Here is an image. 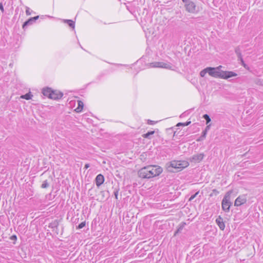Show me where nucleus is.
I'll return each mask as SVG.
<instances>
[{
	"label": "nucleus",
	"instance_id": "nucleus-1",
	"mask_svg": "<svg viewBox=\"0 0 263 263\" xmlns=\"http://www.w3.org/2000/svg\"><path fill=\"white\" fill-rule=\"evenodd\" d=\"M162 168L158 165H148L141 168L138 172V176L142 179H150L159 175Z\"/></svg>",
	"mask_w": 263,
	"mask_h": 263
},
{
	"label": "nucleus",
	"instance_id": "nucleus-2",
	"mask_svg": "<svg viewBox=\"0 0 263 263\" xmlns=\"http://www.w3.org/2000/svg\"><path fill=\"white\" fill-rule=\"evenodd\" d=\"M221 66L217 67H208V74L214 78H219L224 79L236 77L237 74L233 71H220Z\"/></svg>",
	"mask_w": 263,
	"mask_h": 263
},
{
	"label": "nucleus",
	"instance_id": "nucleus-3",
	"mask_svg": "<svg viewBox=\"0 0 263 263\" xmlns=\"http://www.w3.org/2000/svg\"><path fill=\"white\" fill-rule=\"evenodd\" d=\"M189 163L186 161H172L167 164V170L170 172H174V170L176 171H179L186 167L189 165Z\"/></svg>",
	"mask_w": 263,
	"mask_h": 263
},
{
	"label": "nucleus",
	"instance_id": "nucleus-4",
	"mask_svg": "<svg viewBox=\"0 0 263 263\" xmlns=\"http://www.w3.org/2000/svg\"><path fill=\"white\" fill-rule=\"evenodd\" d=\"M42 93L45 96L53 100H58L63 97V93L57 90H52L50 88H43Z\"/></svg>",
	"mask_w": 263,
	"mask_h": 263
},
{
	"label": "nucleus",
	"instance_id": "nucleus-5",
	"mask_svg": "<svg viewBox=\"0 0 263 263\" xmlns=\"http://www.w3.org/2000/svg\"><path fill=\"white\" fill-rule=\"evenodd\" d=\"M233 193L232 190L228 191L225 195L222 201V209L226 212H228L230 210V208L232 205V202L230 201L231 195Z\"/></svg>",
	"mask_w": 263,
	"mask_h": 263
},
{
	"label": "nucleus",
	"instance_id": "nucleus-6",
	"mask_svg": "<svg viewBox=\"0 0 263 263\" xmlns=\"http://www.w3.org/2000/svg\"><path fill=\"white\" fill-rule=\"evenodd\" d=\"M182 1L184 3L185 9L187 12L192 13H195L198 12V8L194 2L191 0Z\"/></svg>",
	"mask_w": 263,
	"mask_h": 263
},
{
	"label": "nucleus",
	"instance_id": "nucleus-7",
	"mask_svg": "<svg viewBox=\"0 0 263 263\" xmlns=\"http://www.w3.org/2000/svg\"><path fill=\"white\" fill-rule=\"evenodd\" d=\"M247 202V198L246 195H242L238 196L235 200L234 205L236 206H240Z\"/></svg>",
	"mask_w": 263,
	"mask_h": 263
},
{
	"label": "nucleus",
	"instance_id": "nucleus-8",
	"mask_svg": "<svg viewBox=\"0 0 263 263\" xmlns=\"http://www.w3.org/2000/svg\"><path fill=\"white\" fill-rule=\"evenodd\" d=\"M204 155L203 153L194 155L190 158V161L194 163H199L203 159Z\"/></svg>",
	"mask_w": 263,
	"mask_h": 263
},
{
	"label": "nucleus",
	"instance_id": "nucleus-9",
	"mask_svg": "<svg viewBox=\"0 0 263 263\" xmlns=\"http://www.w3.org/2000/svg\"><path fill=\"white\" fill-rule=\"evenodd\" d=\"M39 16H36L30 18L27 21L25 22L23 25V28L25 29V28L29 25H32L33 22H34L36 20L39 18Z\"/></svg>",
	"mask_w": 263,
	"mask_h": 263
},
{
	"label": "nucleus",
	"instance_id": "nucleus-10",
	"mask_svg": "<svg viewBox=\"0 0 263 263\" xmlns=\"http://www.w3.org/2000/svg\"><path fill=\"white\" fill-rule=\"evenodd\" d=\"M96 184L98 187L102 184L104 181V177L102 174L98 175L95 179Z\"/></svg>",
	"mask_w": 263,
	"mask_h": 263
},
{
	"label": "nucleus",
	"instance_id": "nucleus-11",
	"mask_svg": "<svg viewBox=\"0 0 263 263\" xmlns=\"http://www.w3.org/2000/svg\"><path fill=\"white\" fill-rule=\"evenodd\" d=\"M216 222L221 230H223L224 229L225 224L223 221L222 218L220 216H219V217L216 219Z\"/></svg>",
	"mask_w": 263,
	"mask_h": 263
},
{
	"label": "nucleus",
	"instance_id": "nucleus-12",
	"mask_svg": "<svg viewBox=\"0 0 263 263\" xmlns=\"http://www.w3.org/2000/svg\"><path fill=\"white\" fill-rule=\"evenodd\" d=\"M78 106L75 109L77 112H80L82 111L83 107V102L81 101H78Z\"/></svg>",
	"mask_w": 263,
	"mask_h": 263
},
{
	"label": "nucleus",
	"instance_id": "nucleus-13",
	"mask_svg": "<svg viewBox=\"0 0 263 263\" xmlns=\"http://www.w3.org/2000/svg\"><path fill=\"white\" fill-rule=\"evenodd\" d=\"M63 22L64 23H67L69 25V26L71 27L72 28H74L75 23L74 21L71 20H64Z\"/></svg>",
	"mask_w": 263,
	"mask_h": 263
},
{
	"label": "nucleus",
	"instance_id": "nucleus-14",
	"mask_svg": "<svg viewBox=\"0 0 263 263\" xmlns=\"http://www.w3.org/2000/svg\"><path fill=\"white\" fill-rule=\"evenodd\" d=\"M161 66H162L161 68L168 69H171L173 67L172 64L170 63L162 62Z\"/></svg>",
	"mask_w": 263,
	"mask_h": 263
},
{
	"label": "nucleus",
	"instance_id": "nucleus-15",
	"mask_svg": "<svg viewBox=\"0 0 263 263\" xmlns=\"http://www.w3.org/2000/svg\"><path fill=\"white\" fill-rule=\"evenodd\" d=\"M155 130L148 132L147 133L143 134L142 135V137L144 138L151 139V136L153 135L155 133Z\"/></svg>",
	"mask_w": 263,
	"mask_h": 263
},
{
	"label": "nucleus",
	"instance_id": "nucleus-16",
	"mask_svg": "<svg viewBox=\"0 0 263 263\" xmlns=\"http://www.w3.org/2000/svg\"><path fill=\"white\" fill-rule=\"evenodd\" d=\"M162 62H153L151 64V66L152 67H156V68H161Z\"/></svg>",
	"mask_w": 263,
	"mask_h": 263
},
{
	"label": "nucleus",
	"instance_id": "nucleus-17",
	"mask_svg": "<svg viewBox=\"0 0 263 263\" xmlns=\"http://www.w3.org/2000/svg\"><path fill=\"white\" fill-rule=\"evenodd\" d=\"M32 95H31L30 92L27 93L24 95H22L21 96V98L25 99L27 100H30L31 99V97H32Z\"/></svg>",
	"mask_w": 263,
	"mask_h": 263
},
{
	"label": "nucleus",
	"instance_id": "nucleus-18",
	"mask_svg": "<svg viewBox=\"0 0 263 263\" xmlns=\"http://www.w3.org/2000/svg\"><path fill=\"white\" fill-rule=\"evenodd\" d=\"M235 53L237 54L238 59H241V57H242L240 49L237 47L235 49Z\"/></svg>",
	"mask_w": 263,
	"mask_h": 263
},
{
	"label": "nucleus",
	"instance_id": "nucleus-19",
	"mask_svg": "<svg viewBox=\"0 0 263 263\" xmlns=\"http://www.w3.org/2000/svg\"><path fill=\"white\" fill-rule=\"evenodd\" d=\"M206 73H208V67L201 70L200 75L201 77H204Z\"/></svg>",
	"mask_w": 263,
	"mask_h": 263
},
{
	"label": "nucleus",
	"instance_id": "nucleus-20",
	"mask_svg": "<svg viewBox=\"0 0 263 263\" xmlns=\"http://www.w3.org/2000/svg\"><path fill=\"white\" fill-rule=\"evenodd\" d=\"M203 118H204L206 120V124H208L211 121L210 116L208 115H207V114L204 115L203 116Z\"/></svg>",
	"mask_w": 263,
	"mask_h": 263
},
{
	"label": "nucleus",
	"instance_id": "nucleus-21",
	"mask_svg": "<svg viewBox=\"0 0 263 263\" xmlns=\"http://www.w3.org/2000/svg\"><path fill=\"white\" fill-rule=\"evenodd\" d=\"M49 184L47 181V180H45L43 182V183L41 185V187L42 188H43V189H45V188H47L48 187H49Z\"/></svg>",
	"mask_w": 263,
	"mask_h": 263
},
{
	"label": "nucleus",
	"instance_id": "nucleus-22",
	"mask_svg": "<svg viewBox=\"0 0 263 263\" xmlns=\"http://www.w3.org/2000/svg\"><path fill=\"white\" fill-rule=\"evenodd\" d=\"M191 123V121H187L185 123H178L177 125V126H187L189 125V124H190Z\"/></svg>",
	"mask_w": 263,
	"mask_h": 263
},
{
	"label": "nucleus",
	"instance_id": "nucleus-23",
	"mask_svg": "<svg viewBox=\"0 0 263 263\" xmlns=\"http://www.w3.org/2000/svg\"><path fill=\"white\" fill-rule=\"evenodd\" d=\"M207 134V132L205 131L204 130L202 132V135L200 138V139H198L197 141H199L200 140H203L204 139L205 137H206V135Z\"/></svg>",
	"mask_w": 263,
	"mask_h": 263
},
{
	"label": "nucleus",
	"instance_id": "nucleus-24",
	"mask_svg": "<svg viewBox=\"0 0 263 263\" xmlns=\"http://www.w3.org/2000/svg\"><path fill=\"white\" fill-rule=\"evenodd\" d=\"M86 225V222L85 221H83V222H82L81 223H80L78 227L77 228V229H82L83 228V227H84Z\"/></svg>",
	"mask_w": 263,
	"mask_h": 263
},
{
	"label": "nucleus",
	"instance_id": "nucleus-25",
	"mask_svg": "<svg viewBox=\"0 0 263 263\" xmlns=\"http://www.w3.org/2000/svg\"><path fill=\"white\" fill-rule=\"evenodd\" d=\"M198 193H199V192H197L195 194L192 195L189 199V201H192V200H193L196 197V196L198 194Z\"/></svg>",
	"mask_w": 263,
	"mask_h": 263
},
{
	"label": "nucleus",
	"instance_id": "nucleus-26",
	"mask_svg": "<svg viewBox=\"0 0 263 263\" xmlns=\"http://www.w3.org/2000/svg\"><path fill=\"white\" fill-rule=\"evenodd\" d=\"M114 195H115V198L116 199H118V190H115L114 192Z\"/></svg>",
	"mask_w": 263,
	"mask_h": 263
},
{
	"label": "nucleus",
	"instance_id": "nucleus-27",
	"mask_svg": "<svg viewBox=\"0 0 263 263\" xmlns=\"http://www.w3.org/2000/svg\"><path fill=\"white\" fill-rule=\"evenodd\" d=\"M212 193L215 195H217L219 194V192L217 190L214 189L212 190Z\"/></svg>",
	"mask_w": 263,
	"mask_h": 263
},
{
	"label": "nucleus",
	"instance_id": "nucleus-28",
	"mask_svg": "<svg viewBox=\"0 0 263 263\" xmlns=\"http://www.w3.org/2000/svg\"><path fill=\"white\" fill-rule=\"evenodd\" d=\"M26 13L27 15H29L31 14V13L30 12V9L28 7L26 8Z\"/></svg>",
	"mask_w": 263,
	"mask_h": 263
},
{
	"label": "nucleus",
	"instance_id": "nucleus-29",
	"mask_svg": "<svg viewBox=\"0 0 263 263\" xmlns=\"http://www.w3.org/2000/svg\"><path fill=\"white\" fill-rule=\"evenodd\" d=\"M147 123L148 124H150V125H153L155 123V122L154 121H152V120H148V121H147Z\"/></svg>",
	"mask_w": 263,
	"mask_h": 263
},
{
	"label": "nucleus",
	"instance_id": "nucleus-30",
	"mask_svg": "<svg viewBox=\"0 0 263 263\" xmlns=\"http://www.w3.org/2000/svg\"><path fill=\"white\" fill-rule=\"evenodd\" d=\"M183 227V225H182V226H180V227L178 228V229L177 230V231L176 232L175 234H176V233H177L179 232H180V231L182 229Z\"/></svg>",
	"mask_w": 263,
	"mask_h": 263
},
{
	"label": "nucleus",
	"instance_id": "nucleus-31",
	"mask_svg": "<svg viewBox=\"0 0 263 263\" xmlns=\"http://www.w3.org/2000/svg\"><path fill=\"white\" fill-rule=\"evenodd\" d=\"M238 60H240L241 61V63L242 64V65L245 67H246V64H245V62L243 60V59H242V57H241V59H238Z\"/></svg>",
	"mask_w": 263,
	"mask_h": 263
},
{
	"label": "nucleus",
	"instance_id": "nucleus-32",
	"mask_svg": "<svg viewBox=\"0 0 263 263\" xmlns=\"http://www.w3.org/2000/svg\"><path fill=\"white\" fill-rule=\"evenodd\" d=\"M210 126H211V125H207L206 127H205L204 130L207 132L210 129Z\"/></svg>",
	"mask_w": 263,
	"mask_h": 263
},
{
	"label": "nucleus",
	"instance_id": "nucleus-33",
	"mask_svg": "<svg viewBox=\"0 0 263 263\" xmlns=\"http://www.w3.org/2000/svg\"><path fill=\"white\" fill-rule=\"evenodd\" d=\"M0 9L2 12H4V10L2 4H0Z\"/></svg>",
	"mask_w": 263,
	"mask_h": 263
},
{
	"label": "nucleus",
	"instance_id": "nucleus-34",
	"mask_svg": "<svg viewBox=\"0 0 263 263\" xmlns=\"http://www.w3.org/2000/svg\"><path fill=\"white\" fill-rule=\"evenodd\" d=\"M89 167V164L87 163L85 165L84 168L87 169Z\"/></svg>",
	"mask_w": 263,
	"mask_h": 263
},
{
	"label": "nucleus",
	"instance_id": "nucleus-35",
	"mask_svg": "<svg viewBox=\"0 0 263 263\" xmlns=\"http://www.w3.org/2000/svg\"><path fill=\"white\" fill-rule=\"evenodd\" d=\"M12 237H13V238H16V236L15 235L13 236Z\"/></svg>",
	"mask_w": 263,
	"mask_h": 263
},
{
	"label": "nucleus",
	"instance_id": "nucleus-36",
	"mask_svg": "<svg viewBox=\"0 0 263 263\" xmlns=\"http://www.w3.org/2000/svg\"><path fill=\"white\" fill-rule=\"evenodd\" d=\"M12 237H13V238H16V236L15 235L13 236Z\"/></svg>",
	"mask_w": 263,
	"mask_h": 263
}]
</instances>
